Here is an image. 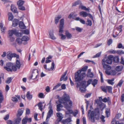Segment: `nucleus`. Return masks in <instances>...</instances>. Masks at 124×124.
<instances>
[{"label": "nucleus", "mask_w": 124, "mask_h": 124, "mask_svg": "<svg viewBox=\"0 0 124 124\" xmlns=\"http://www.w3.org/2000/svg\"><path fill=\"white\" fill-rule=\"evenodd\" d=\"M85 77V73H80L77 72L75 73L74 79L75 82L79 83H76L77 88L80 86V90L82 93H84L85 91V80H83L84 78Z\"/></svg>", "instance_id": "1"}, {"label": "nucleus", "mask_w": 124, "mask_h": 124, "mask_svg": "<svg viewBox=\"0 0 124 124\" xmlns=\"http://www.w3.org/2000/svg\"><path fill=\"white\" fill-rule=\"evenodd\" d=\"M86 109H89L88 113V116L89 119H90L92 122L95 121L94 118L98 119L99 118V111L98 109H95L94 111H92L91 109L92 108V103H90L89 101H86Z\"/></svg>", "instance_id": "2"}, {"label": "nucleus", "mask_w": 124, "mask_h": 124, "mask_svg": "<svg viewBox=\"0 0 124 124\" xmlns=\"http://www.w3.org/2000/svg\"><path fill=\"white\" fill-rule=\"evenodd\" d=\"M22 63H20L19 60L16 59V65H13L11 69L12 71H15L17 70V69H19L21 67V66L22 65Z\"/></svg>", "instance_id": "3"}, {"label": "nucleus", "mask_w": 124, "mask_h": 124, "mask_svg": "<svg viewBox=\"0 0 124 124\" xmlns=\"http://www.w3.org/2000/svg\"><path fill=\"white\" fill-rule=\"evenodd\" d=\"M11 52H9V53H8L7 55V57L8 59L10 60H11L12 58L16 57V59H19V56L18 54H16L15 53H11Z\"/></svg>", "instance_id": "4"}, {"label": "nucleus", "mask_w": 124, "mask_h": 124, "mask_svg": "<svg viewBox=\"0 0 124 124\" xmlns=\"http://www.w3.org/2000/svg\"><path fill=\"white\" fill-rule=\"evenodd\" d=\"M24 3V1L22 0H20L17 2V5L18 6V8L22 10H25V8L23 5Z\"/></svg>", "instance_id": "5"}, {"label": "nucleus", "mask_w": 124, "mask_h": 124, "mask_svg": "<svg viewBox=\"0 0 124 124\" xmlns=\"http://www.w3.org/2000/svg\"><path fill=\"white\" fill-rule=\"evenodd\" d=\"M13 65V64L12 63L8 62L6 64V66L4 67V68L8 71L12 72L11 69Z\"/></svg>", "instance_id": "6"}, {"label": "nucleus", "mask_w": 124, "mask_h": 124, "mask_svg": "<svg viewBox=\"0 0 124 124\" xmlns=\"http://www.w3.org/2000/svg\"><path fill=\"white\" fill-rule=\"evenodd\" d=\"M113 56L112 55H110L107 57V58L105 61L108 64H111L112 61Z\"/></svg>", "instance_id": "7"}, {"label": "nucleus", "mask_w": 124, "mask_h": 124, "mask_svg": "<svg viewBox=\"0 0 124 124\" xmlns=\"http://www.w3.org/2000/svg\"><path fill=\"white\" fill-rule=\"evenodd\" d=\"M23 112L22 108L19 109L17 111V113L16 114L17 117H20L22 116Z\"/></svg>", "instance_id": "8"}, {"label": "nucleus", "mask_w": 124, "mask_h": 124, "mask_svg": "<svg viewBox=\"0 0 124 124\" xmlns=\"http://www.w3.org/2000/svg\"><path fill=\"white\" fill-rule=\"evenodd\" d=\"M102 62L103 68L107 70L110 69V67L108 65L105 64V60H102Z\"/></svg>", "instance_id": "9"}, {"label": "nucleus", "mask_w": 124, "mask_h": 124, "mask_svg": "<svg viewBox=\"0 0 124 124\" xmlns=\"http://www.w3.org/2000/svg\"><path fill=\"white\" fill-rule=\"evenodd\" d=\"M53 110H49L47 113V115L46 118V120L49 118L53 115Z\"/></svg>", "instance_id": "10"}, {"label": "nucleus", "mask_w": 124, "mask_h": 124, "mask_svg": "<svg viewBox=\"0 0 124 124\" xmlns=\"http://www.w3.org/2000/svg\"><path fill=\"white\" fill-rule=\"evenodd\" d=\"M49 33L50 38L54 40L56 39V38L54 35V31L53 30H50L49 31Z\"/></svg>", "instance_id": "11"}, {"label": "nucleus", "mask_w": 124, "mask_h": 124, "mask_svg": "<svg viewBox=\"0 0 124 124\" xmlns=\"http://www.w3.org/2000/svg\"><path fill=\"white\" fill-rule=\"evenodd\" d=\"M19 27L22 29H25L26 27L25 26L23 23L22 21H20L19 23Z\"/></svg>", "instance_id": "12"}, {"label": "nucleus", "mask_w": 124, "mask_h": 124, "mask_svg": "<svg viewBox=\"0 0 124 124\" xmlns=\"http://www.w3.org/2000/svg\"><path fill=\"white\" fill-rule=\"evenodd\" d=\"M11 11L14 13H18L17 10V8L14 5H11Z\"/></svg>", "instance_id": "13"}, {"label": "nucleus", "mask_w": 124, "mask_h": 124, "mask_svg": "<svg viewBox=\"0 0 124 124\" xmlns=\"http://www.w3.org/2000/svg\"><path fill=\"white\" fill-rule=\"evenodd\" d=\"M15 29L9 30L8 31L9 37L12 36L13 34L15 35Z\"/></svg>", "instance_id": "14"}, {"label": "nucleus", "mask_w": 124, "mask_h": 124, "mask_svg": "<svg viewBox=\"0 0 124 124\" xmlns=\"http://www.w3.org/2000/svg\"><path fill=\"white\" fill-rule=\"evenodd\" d=\"M27 99L29 100H30L32 98V95L30 94V91H28L26 93V95Z\"/></svg>", "instance_id": "15"}, {"label": "nucleus", "mask_w": 124, "mask_h": 124, "mask_svg": "<svg viewBox=\"0 0 124 124\" xmlns=\"http://www.w3.org/2000/svg\"><path fill=\"white\" fill-rule=\"evenodd\" d=\"M17 37H21L22 36V34L18 32V31L16 29H15V35Z\"/></svg>", "instance_id": "16"}, {"label": "nucleus", "mask_w": 124, "mask_h": 124, "mask_svg": "<svg viewBox=\"0 0 124 124\" xmlns=\"http://www.w3.org/2000/svg\"><path fill=\"white\" fill-rule=\"evenodd\" d=\"M61 18V15H58L57 17H56L55 18L54 22L55 23L57 24L58 22L59 19Z\"/></svg>", "instance_id": "17"}, {"label": "nucleus", "mask_w": 124, "mask_h": 124, "mask_svg": "<svg viewBox=\"0 0 124 124\" xmlns=\"http://www.w3.org/2000/svg\"><path fill=\"white\" fill-rule=\"evenodd\" d=\"M18 22V20L17 19H15L13 21L12 25L13 26L15 27L17 26Z\"/></svg>", "instance_id": "18"}, {"label": "nucleus", "mask_w": 124, "mask_h": 124, "mask_svg": "<svg viewBox=\"0 0 124 124\" xmlns=\"http://www.w3.org/2000/svg\"><path fill=\"white\" fill-rule=\"evenodd\" d=\"M81 3V1L79 0H78L77 1L75 2L74 3H73L72 4V6L74 7L75 6L79 4H80Z\"/></svg>", "instance_id": "19"}, {"label": "nucleus", "mask_w": 124, "mask_h": 124, "mask_svg": "<svg viewBox=\"0 0 124 124\" xmlns=\"http://www.w3.org/2000/svg\"><path fill=\"white\" fill-rule=\"evenodd\" d=\"M65 34L68 39H70L72 37L71 34L69 33L68 31H66L65 32Z\"/></svg>", "instance_id": "20"}, {"label": "nucleus", "mask_w": 124, "mask_h": 124, "mask_svg": "<svg viewBox=\"0 0 124 124\" xmlns=\"http://www.w3.org/2000/svg\"><path fill=\"white\" fill-rule=\"evenodd\" d=\"M8 15V20L9 21H12L13 18L14 17L12 13L9 12Z\"/></svg>", "instance_id": "21"}, {"label": "nucleus", "mask_w": 124, "mask_h": 124, "mask_svg": "<svg viewBox=\"0 0 124 124\" xmlns=\"http://www.w3.org/2000/svg\"><path fill=\"white\" fill-rule=\"evenodd\" d=\"M62 100L66 102L69 101L70 100V97L69 95H66L64 97Z\"/></svg>", "instance_id": "22"}, {"label": "nucleus", "mask_w": 124, "mask_h": 124, "mask_svg": "<svg viewBox=\"0 0 124 124\" xmlns=\"http://www.w3.org/2000/svg\"><path fill=\"white\" fill-rule=\"evenodd\" d=\"M59 102L60 103L63 104L65 106V107L66 108H69V107L68 104L66 101H62V102L60 101H59Z\"/></svg>", "instance_id": "23"}, {"label": "nucleus", "mask_w": 124, "mask_h": 124, "mask_svg": "<svg viewBox=\"0 0 124 124\" xmlns=\"http://www.w3.org/2000/svg\"><path fill=\"white\" fill-rule=\"evenodd\" d=\"M95 102L97 104V106L99 107H101L102 105V102L101 101L98 99L95 101Z\"/></svg>", "instance_id": "24"}, {"label": "nucleus", "mask_w": 124, "mask_h": 124, "mask_svg": "<svg viewBox=\"0 0 124 124\" xmlns=\"http://www.w3.org/2000/svg\"><path fill=\"white\" fill-rule=\"evenodd\" d=\"M29 39L27 36H23L22 38V41H27L29 40Z\"/></svg>", "instance_id": "25"}, {"label": "nucleus", "mask_w": 124, "mask_h": 124, "mask_svg": "<svg viewBox=\"0 0 124 124\" xmlns=\"http://www.w3.org/2000/svg\"><path fill=\"white\" fill-rule=\"evenodd\" d=\"M21 118L20 117H17L15 120V124H19L20 122Z\"/></svg>", "instance_id": "26"}, {"label": "nucleus", "mask_w": 124, "mask_h": 124, "mask_svg": "<svg viewBox=\"0 0 124 124\" xmlns=\"http://www.w3.org/2000/svg\"><path fill=\"white\" fill-rule=\"evenodd\" d=\"M123 67L122 66H117L116 68V70L118 71H120L122 70Z\"/></svg>", "instance_id": "27"}, {"label": "nucleus", "mask_w": 124, "mask_h": 124, "mask_svg": "<svg viewBox=\"0 0 124 124\" xmlns=\"http://www.w3.org/2000/svg\"><path fill=\"white\" fill-rule=\"evenodd\" d=\"M61 115H62V114L60 113H56L57 116L59 117V118L57 119H60V121H61L63 118L62 116H61Z\"/></svg>", "instance_id": "28"}, {"label": "nucleus", "mask_w": 124, "mask_h": 124, "mask_svg": "<svg viewBox=\"0 0 124 124\" xmlns=\"http://www.w3.org/2000/svg\"><path fill=\"white\" fill-rule=\"evenodd\" d=\"M16 41L17 42V44L19 45L21 44L22 43V39H21L20 38H17L16 40Z\"/></svg>", "instance_id": "29"}, {"label": "nucleus", "mask_w": 124, "mask_h": 124, "mask_svg": "<svg viewBox=\"0 0 124 124\" xmlns=\"http://www.w3.org/2000/svg\"><path fill=\"white\" fill-rule=\"evenodd\" d=\"M67 71H66L64 73H63L62 75V76L61 77V78H60V81H62L63 79H64V77L67 74Z\"/></svg>", "instance_id": "30"}, {"label": "nucleus", "mask_w": 124, "mask_h": 124, "mask_svg": "<svg viewBox=\"0 0 124 124\" xmlns=\"http://www.w3.org/2000/svg\"><path fill=\"white\" fill-rule=\"evenodd\" d=\"M12 79V78L11 77H8L5 83L7 84H9L11 82Z\"/></svg>", "instance_id": "31"}, {"label": "nucleus", "mask_w": 124, "mask_h": 124, "mask_svg": "<svg viewBox=\"0 0 124 124\" xmlns=\"http://www.w3.org/2000/svg\"><path fill=\"white\" fill-rule=\"evenodd\" d=\"M85 71V66H84V67L82 68L81 69L78 70L77 72L79 73H85V72H83Z\"/></svg>", "instance_id": "32"}, {"label": "nucleus", "mask_w": 124, "mask_h": 124, "mask_svg": "<svg viewBox=\"0 0 124 124\" xmlns=\"http://www.w3.org/2000/svg\"><path fill=\"white\" fill-rule=\"evenodd\" d=\"M111 124H123V123H119L118 121H116L115 119H113L111 122Z\"/></svg>", "instance_id": "33"}, {"label": "nucleus", "mask_w": 124, "mask_h": 124, "mask_svg": "<svg viewBox=\"0 0 124 124\" xmlns=\"http://www.w3.org/2000/svg\"><path fill=\"white\" fill-rule=\"evenodd\" d=\"M97 80L96 79H94L93 81H92V84L93 87H95V85L97 84Z\"/></svg>", "instance_id": "34"}, {"label": "nucleus", "mask_w": 124, "mask_h": 124, "mask_svg": "<svg viewBox=\"0 0 124 124\" xmlns=\"http://www.w3.org/2000/svg\"><path fill=\"white\" fill-rule=\"evenodd\" d=\"M59 32L62 33L63 32V31L64 26H59Z\"/></svg>", "instance_id": "35"}, {"label": "nucleus", "mask_w": 124, "mask_h": 124, "mask_svg": "<svg viewBox=\"0 0 124 124\" xmlns=\"http://www.w3.org/2000/svg\"><path fill=\"white\" fill-rule=\"evenodd\" d=\"M88 16L93 20V16L90 14L86 12V17Z\"/></svg>", "instance_id": "36"}, {"label": "nucleus", "mask_w": 124, "mask_h": 124, "mask_svg": "<svg viewBox=\"0 0 124 124\" xmlns=\"http://www.w3.org/2000/svg\"><path fill=\"white\" fill-rule=\"evenodd\" d=\"M64 20L63 19H61L60 21V24L59 26H64Z\"/></svg>", "instance_id": "37"}, {"label": "nucleus", "mask_w": 124, "mask_h": 124, "mask_svg": "<svg viewBox=\"0 0 124 124\" xmlns=\"http://www.w3.org/2000/svg\"><path fill=\"white\" fill-rule=\"evenodd\" d=\"M113 61L117 63L119 61V59L118 56H116L113 59Z\"/></svg>", "instance_id": "38"}, {"label": "nucleus", "mask_w": 124, "mask_h": 124, "mask_svg": "<svg viewBox=\"0 0 124 124\" xmlns=\"http://www.w3.org/2000/svg\"><path fill=\"white\" fill-rule=\"evenodd\" d=\"M123 82L124 81L122 80H120L118 84L116 86H119V87H120L123 84Z\"/></svg>", "instance_id": "39"}, {"label": "nucleus", "mask_w": 124, "mask_h": 124, "mask_svg": "<svg viewBox=\"0 0 124 124\" xmlns=\"http://www.w3.org/2000/svg\"><path fill=\"white\" fill-rule=\"evenodd\" d=\"M79 9H81L82 10H85V6H83L82 3L79 6Z\"/></svg>", "instance_id": "40"}, {"label": "nucleus", "mask_w": 124, "mask_h": 124, "mask_svg": "<svg viewBox=\"0 0 124 124\" xmlns=\"http://www.w3.org/2000/svg\"><path fill=\"white\" fill-rule=\"evenodd\" d=\"M109 100V98L108 97L107 98L105 97L102 99V101L104 102H106Z\"/></svg>", "instance_id": "41"}, {"label": "nucleus", "mask_w": 124, "mask_h": 124, "mask_svg": "<svg viewBox=\"0 0 124 124\" xmlns=\"http://www.w3.org/2000/svg\"><path fill=\"white\" fill-rule=\"evenodd\" d=\"M61 85V84L60 83H58L53 88V90L56 89L59 87Z\"/></svg>", "instance_id": "42"}, {"label": "nucleus", "mask_w": 124, "mask_h": 124, "mask_svg": "<svg viewBox=\"0 0 124 124\" xmlns=\"http://www.w3.org/2000/svg\"><path fill=\"white\" fill-rule=\"evenodd\" d=\"M112 87L110 86H106L107 91L109 92H111L112 91Z\"/></svg>", "instance_id": "43"}, {"label": "nucleus", "mask_w": 124, "mask_h": 124, "mask_svg": "<svg viewBox=\"0 0 124 124\" xmlns=\"http://www.w3.org/2000/svg\"><path fill=\"white\" fill-rule=\"evenodd\" d=\"M122 25H119V27H117L116 29L118 31L119 33L122 31Z\"/></svg>", "instance_id": "44"}, {"label": "nucleus", "mask_w": 124, "mask_h": 124, "mask_svg": "<svg viewBox=\"0 0 124 124\" xmlns=\"http://www.w3.org/2000/svg\"><path fill=\"white\" fill-rule=\"evenodd\" d=\"M86 24L88 25L91 26L92 25L91 21L89 20L88 19H87Z\"/></svg>", "instance_id": "45"}, {"label": "nucleus", "mask_w": 124, "mask_h": 124, "mask_svg": "<svg viewBox=\"0 0 124 124\" xmlns=\"http://www.w3.org/2000/svg\"><path fill=\"white\" fill-rule=\"evenodd\" d=\"M87 77L90 78H93V74L92 72L87 73Z\"/></svg>", "instance_id": "46"}, {"label": "nucleus", "mask_w": 124, "mask_h": 124, "mask_svg": "<svg viewBox=\"0 0 124 124\" xmlns=\"http://www.w3.org/2000/svg\"><path fill=\"white\" fill-rule=\"evenodd\" d=\"M59 35L61 37V39L62 40L65 39L66 38V36L64 35L62 33L60 34Z\"/></svg>", "instance_id": "47"}, {"label": "nucleus", "mask_w": 124, "mask_h": 124, "mask_svg": "<svg viewBox=\"0 0 124 124\" xmlns=\"http://www.w3.org/2000/svg\"><path fill=\"white\" fill-rule=\"evenodd\" d=\"M92 81V79H89L87 82V84L86 85V88L90 84Z\"/></svg>", "instance_id": "48"}, {"label": "nucleus", "mask_w": 124, "mask_h": 124, "mask_svg": "<svg viewBox=\"0 0 124 124\" xmlns=\"http://www.w3.org/2000/svg\"><path fill=\"white\" fill-rule=\"evenodd\" d=\"M101 88L102 91L106 93L107 92L106 86H102L101 87Z\"/></svg>", "instance_id": "49"}, {"label": "nucleus", "mask_w": 124, "mask_h": 124, "mask_svg": "<svg viewBox=\"0 0 124 124\" xmlns=\"http://www.w3.org/2000/svg\"><path fill=\"white\" fill-rule=\"evenodd\" d=\"M27 122V118H23L22 120V124H26Z\"/></svg>", "instance_id": "50"}, {"label": "nucleus", "mask_w": 124, "mask_h": 124, "mask_svg": "<svg viewBox=\"0 0 124 124\" xmlns=\"http://www.w3.org/2000/svg\"><path fill=\"white\" fill-rule=\"evenodd\" d=\"M80 15L81 16H82L83 17H85V12L82 11L79 13Z\"/></svg>", "instance_id": "51"}, {"label": "nucleus", "mask_w": 124, "mask_h": 124, "mask_svg": "<svg viewBox=\"0 0 124 124\" xmlns=\"http://www.w3.org/2000/svg\"><path fill=\"white\" fill-rule=\"evenodd\" d=\"M117 53L119 54H124V51L121 50H117Z\"/></svg>", "instance_id": "52"}, {"label": "nucleus", "mask_w": 124, "mask_h": 124, "mask_svg": "<svg viewBox=\"0 0 124 124\" xmlns=\"http://www.w3.org/2000/svg\"><path fill=\"white\" fill-rule=\"evenodd\" d=\"M78 113V111L77 110H76L75 111L73 112V114L74 116H76L77 115Z\"/></svg>", "instance_id": "53"}, {"label": "nucleus", "mask_w": 124, "mask_h": 124, "mask_svg": "<svg viewBox=\"0 0 124 124\" xmlns=\"http://www.w3.org/2000/svg\"><path fill=\"white\" fill-rule=\"evenodd\" d=\"M38 97L41 98H44L43 94L42 93H39L38 94Z\"/></svg>", "instance_id": "54"}, {"label": "nucleus", "mask_w": 124, "mask_h": 124, "mask_svg": "<svg viewBox=\"0 0 124 124\" xmlns=\"http://www.w3.org/2000/svg\"><path fill=\"white\" fill-rule=\"evenodd\" d=\"M12 100L13 101L15 102H17L18 101L16 97H12Z\"/></svg>", "instance_id": "55"}, {"label": "nucleus", "mask_w": 124, "mask_h": 124, "mask_svg": "<svg viewBox=\"0 0 124 124\" xmlns=\"http://www.w3.org/2000/svg\"><path fill=\"white\" fill-rule=\"evenodd\" d=\"M105 113L106 116L107 117H108L110 115V113L109 110L108 109L106 110Z\"/></svg>", "instance_id": "56"}, {"label": "nucleus", "mask_w": 124, "mask_h": 124, "mask_svg": "<svg viewBox=\"0 0 124 124\" xmlns=\"http://www.w3.org/2000/svg\"><path fill=\"white\" fill-rule=\"evenodd\" d=\"M76 29L77 31L79 32H81L82 31V29L81 28L78 27H76Z\"/></svg>", "instance_id": "57"}, {"label": "nucleus", "mask_w": 124, "mask_h": 124, "mask_svg": "<svg viewBox=\"0 0 124 124\" xmlns=\"http://www.w3.org/2000/svg\"><path fill=\"white\" fill-rule=\"evenodd\" d=\"M23 32L25 34H28L29 33V31L27 29L23 31Z\"/></svg>", "instance_id": "58"}, {"label": "nucleus", "mask_w": 124, "mask_h": 124, "mask_svg": "<svg viewBox=\"0 0 124 124\" xmlns=\"http://www.w3.org/2000/svg\"><path fill=\"white\" fill-rule=\"evenodd\" d=\"M109 52L111 54H115L117 53V51H115L114 50H111L109 51Z\"/></svg>", "instance_id": "59"}, {"label": "nucleus", "mask_w": 124, "mask_h": 124, "mask_svg": "<svg viewBox=\"0 0 124 124\" xmlns=\"http://www.w3.org/2000/svg\"><path fill=\"white\" fill-rule=\"evenodd\" d=\"M101 54V52L99 53L96 54L95 55L93 56V58L98 57H99Z\"/></svg>", "instance_id": "60"}, {"label": "nucleus", "mask_w": 124, "mask_h": 124, "mask_svg": "<svg viewBox=\"0 0 124 124\" xmlns=\"http://www.w3.org/2000/svg\"><path fill=\"white\" fill-rule=\"evenodd\" d=\"M9 115L8 114H7L4 118V119L5 120H7L9 119Z\"/></svg>", "instance_id": "61"}, {"label": "nucleus", "mask_w": 124, "mask_h": 124, "mask_svg": "<svg viewBox=\"0 0 124 124\" xmlns=\"http://www.w3.org/2000/svg\"><path fill=\"white\" fill-rule=\"evenodd\" d=\"M8 37L10 38V40L11 42H13L14 41L15 39L14 37L12 36L9 37Z\"/></svg>", "instance_id": "62"}, {"label": "nucleus", "mask_w": 124, "mask_h": 124, "mask_svg": "<svg viewBox=\"0 0 124 124\" xmlns=\"http://www.w3.org/2000/svg\"><path fill=\"white\" fill-rule=\"evenodd\" d=\"M60 106L58 104L57 105L56 110L58 111H59L61 110V109Z\"/></svg>", "instance_id": "63"}, {"label": "nucleus", "mask_w": 124, "mask_h": 124, "mask_svg": "<svg viewBox=\"0 0 124 124\" xmlns=\"http://www.w3.org/2000/svg\"><path fill=\"white\" fill-rule=\"evenodd\" d=\"M121 101L122 102L124 101V94H122L121 97Z\"/></svg>", "instance_id": "64"}]
</instances>
